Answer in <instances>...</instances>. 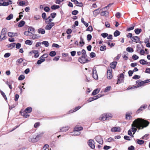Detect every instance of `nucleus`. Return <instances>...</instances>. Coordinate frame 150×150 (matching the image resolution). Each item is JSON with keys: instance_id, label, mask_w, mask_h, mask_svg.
<instances>
[{"instance_id": "a18cd8bd", "label": "nucleus", "mask_w": 150, "mask_h": 150, "mask_svg": "<svg viewBox=\"0 0 150 150\" xmlns=\"http://www.w3.org/2000/svg\"><path fill=\"white\" fill-rule=\"evenodd\" d=\"M81 21L82 23L86 27H87L88 26V23H86L84 21V19L83 18H82L81 19Z\"/></svg>"}, {"instance_id": "6ab92c4d", "label": "nucleus", "mask_w": 150, "mask_h": 150, "mask_svg": "<svg viewBox=\"0 0 150 150\" xmlns=\"http://www.w3.org/2000/svg\"><path fill=\"white\" fill-rule=\"evenodd\" d=\"M100 89H99L97 88L94 90L92 93V94L93 96H94L98 93L100 92Z\"/></svg>"}, {"instance_id": "2f4dec72", "label": "nucleus", "mask_w": 150, "mask_h": 150, "mask_svg": "<svg viewBox=\"0 0 150 150\" xmlns=\"http://www.w3.org/2000/svg\"><path fill=\"white\" fill-rule=\"evenodd\" d=\"M25 22L24 21H21L19 23L18 25V26L20 27H21L23 26L25 24Z\"/></svg>"}, {"instance_id": "473e14b6", "label": "nucleus", "mask_w": 150, "mask_h": 150, "mask_svg": "<svg viewBox=\"0 0 150 150\" xmlns=\"http://www.w3.org/2000/svg\"><path fill=\"white\" fill-rule=\"evenodd\" d=\"M32 108L30 107H28L26 108L25 111L28 112V113H30L32 111Z\"/></svg>"}, {"instance_id": "6e6552de", "label": "nucleus", "mask_w": 150, "mask_h": 150, "mask_svg": "<svg viewBox=\"0 0 150 150\" xmlns=\"http://www.w3.org/2000/svg\"><path fill=\"white\" fill-rule=\"evenodd\" d=\"M112 69L111 68L108 69V70L107 73V78L109 79H111L112 77Z\"/></svg>"}, {"instance_id": "393cba45", "label": "nucleus", "mask_w": 150, "mask_h": 150, "mask_svg": "<svg viewBox=\"0 0 150 150\" xmlns=\"http://www.w3.org/2000/svg\"><path fill=\"white\" fill-rule=\"evenodd\" d=\"M12 1L11 0H8L7 2H4V6H7L12 4Z\"/></svg>"}, {"instance_id": "79ce46f5", "label": "nucleus", "mask_w": 150, "mask_h": 150, "mask_svg": "<svg viewBox=\"0 0 150 150\" xmlns=\"http://www.w3.org/2000/svg\"><path fill=\"white\" fill-rule=\"evenodd\" d=\"M86 51L84 49H83L81 51L82 56L83 57H86L87 55L86 54Z\"/></svg>"}, {"instance_id": "4468645a", "label": "nucleus", "mask_w": 150, "mask_h": 150, "mask_svg": "<svg viewBox=\"0 0 150 150\" xmlns=\"http://www.w3.org/2000/svg\"><path fill=\"white\" fill-rule=\"evenodd\" d=\"M69 127L68 126H66L62 127L60 129V132H66L69 129Z\"/></svg>"}, {"instance_id": "9b49d317", "label": "nucleus", "mask_w": 150, "mask_h": 150, "mask_svg": "<svg viewBox=\"0 0 150 150\" xmlns=\"http://www.w3.org/2000/svg\"><path fill=\"white\" fill-rule=\"evenodd\" d=\"M54 25V23H50L46 25L45 27V29L46 30H50L52 28Z\"/></svg>"}, {"instance_id": "774afa93", "label": "nucleus", "mask_w": 150, "mask_h": 150, "mask_svg": "<svg viewBox=\"0 0 150 150\" xmlns=\"http://www.w3.org/2000/svg\"><path fill=\"white\" fill-rule=\"evenodd\" d=\"M145 72L146 73L150 74V68H146Z\"/></svg>"}, {"instance_id": "69168bd1", "label": "nucleus", "mask_w": 150, "mask_h": 150, "mask_svg": "<svg viewBox=\"0 0 150 150\" xmlns=\"http://www.w3.org/2000/svg\"><path fill=\"white\" fill-rule=\"evenodd\" d=\"M44 10L45 12H48L50 11V8L49 7L46 6L44 8Z\"/></svg>"}, {"instance_id": "b1692460", "label": "nucleus", "mask_w": 150, "mask_h": 150, "mask_svg": "<svg viewBox=\"0 0 150 150\" xmlns=\"http://www.w3.org/2000/svg\"><path fill=\"white\" fill-rule=\"evenodd\" d=\"M81 108V107L80 106H78L76 107L75 109H73L72 110H71L70 111H69L70 113H72L73 112H74L79 109H80Z\"/></svg>"}, {"instance_id": "bf43d9fd", "label": "nucleus", "mask_w": 150, "mask_h": 150, "mask_svg": "<svg viewBox=\"0 0 150 150\" xmlns=\"http://www.w3.org/2000/svg\"><path fill=\"white\" fill-rule=\"evenodd\" d=\"M131 117V116L130 114L127 113L126 115V118L127 120H129Z\"/></svg>"}, {"instance_id": "dca6fc26", "label": "nucleus", "mask_w": 150, "mask_h": 150, "mask_svg": "<svg viewBox=\"0 0 150 150\" xmlns=\"http://www.w3.org/2000/svg\"><path fill=\"white\" fill-rule=\"evenodd\" d=\"M38 33L39 34H44L45 33V30L44 29L40 28L38 30Z\"/></svg>"}, {"instance_id": "052dcab7", "label": "nucleus", "mask_w": 150, "mask_h": 150, "mask_svg": "<svg viewBox=\"0 0 150 150\" xmlns=\"http://www.w3.org/2000/svg\"><path fill=\"white\" fill-rule=\"evenodd\" d=\"M124 139L127 140H131V138L127 136H125Z\"/></svg>"}, {"instance_id": "864d4df0", "label": "nucleus", "mask_w": 150, "mask_h": 150, "mask_svg": "<svg viewBox=\"0 0 150 150\" xmlns=\"http://www.w3.org/2000/svg\"><path fill=\"white\" fill-rule=\"evenodd\" d=\"M106 50V47L105 46H101L100 47V50L101 51H103Z\"/></svg>"}, {"instance_id": "f257e3e1", "label": "nucleus", "mask_w": 150, "mask_h": 150, "mask_svg": "<svg viewBox=\"0 0 150 150\" xmlns=\"http://www.w3.org/2000/svg\"><path fill=\"white\" fill-rule=\"evenodd\" d=\"M149 124V121L142 118H137L135 120L132 125L131 129L132 132L134 133L133 134L136 132L137 128L139 129H142L144 127H147ZM128 134L132 137H134V136L132 135V131L130 129L128 131Z\"/></svg>"}, {"instance_id": "8fccbe9b", "label": "nucleus", "mask_w": 150, "mask_h": 150, "mask_svg": "<svg viewBox=\"0 0 150 150\" xmlns=\"http://www.w3.org/2000/svg\"><path fill=\"white\" fill-rule=\"evenodd\" d=\"M114 139L112 138V137H110L109 138L107 139L106 140V141L107 142H113V141H114Z\"/></svg>"}, {"instance_id": "13d9d810", "label": "nucleus", "mask_w": 150, "mask_h": 150, "mask_svg": "<svg viewBox=\"0 0 150 150\" xmlns=\"http://www.w3.org/2000/svg\"><path fill=\"white\" fill-rule=\"evenodd\" d=\"M108 42H106V43H107L108 45L110 46V47H112L114 46L115 45V44L113 43H110L108 41H107Z\"/></svg>"}, {"instance_id": "4c0bfd02", "label": "nucleus", "mask_w": 150, "mask_h": 150, "mask_svg": "<svg viewBox=\"0 0 150 150\" xmlns=\"http://www.w3.org/2000/svg\"><path fill=\"white\" fill-rule=\"evenodd\" d=\"M80 41L79 42V43L80 45H81V46H82L84 44V42H83V40L82 37H80Z\"/></svg>"}, {"instance_id": "cd10ccee", "label": "nucleus", "mask_w": 150, "mask_h": 150, "mask_svg": "<svg viewBox=\"0 0 150 150\" xmlns=\"http://www.w3.org/2000/svg\"><path fill=\"white\" fill-rule=\"evenodd\" d=\"M106 116V120H108L112 118V116L110 113H106L105 114Z\"/></svg>"}, {"instance_id": "20e7f679", "label": "nucleus", "mask_w": 150, "mask_h": 150, "mask_svg": "<svg viewBox=\"0 0 150 150\" xmlns=\"http://www.w3.org/2000/svg\"><path fill=\"white\" fill-rule=\"evenodd\" d=\"M39 135L31 136L29 138V141L32 142H36L39 140Z\"/></svg>"}, {"instance_id": "6e6d98bb", "label": "nucleus", "mask_w": 150, "mask_h": 150, "mask_svg": "<svg viewBox=\"0 0 150 150\" xmlns=\"http://www.w3.org/2000/svg\"><path fill=\"white\" fill-rule=\"evenodd\" d=\"M92 38V36L90 34H88L87 35V40L88 41H90L91 40Z\"/></svg>"}, {"instance_id": "f8f14e48", "label": "nucleus", "mask_w": 150, "mask_h": 150, "mask_svg": "<svg viewBox=\"0 0 150 150\" xmlns=\"http://www.w3.org/2000/svg\"><path fill=\"white\" fill-rule=\"evenodd\" d=\"M131 40L133 42H135L137 43L140 41V39L138 37L134 36L132 37Z\"/></svg>"}, {"instance_id": "9d476101", "label": "nucleus", "mask_w": 150, "mask_h": 150, "mask_svg": "<svg viewBox=\"0 0 150 150\" xmlns=\"http://www.w3.org/2000/svg\"><path fill=\"white\" fill-rule=\"evenodd\" d=\"M88 144L90 147L92 149H94L95 148V146L94 144V141L92 139L89 140L88 142Z\"/></svg>"}, {"instance_id": "09e8293b", "label": "nucleus", "mask_w": 150, "mask_h": 150, "mask_svg": "<svg viewBox=\"0 0 150 150\" xmlns=\"http://www.w3.org/2000/svg\"><path fill=\"white\" fill-rule=\"evenodd\" d=\"M25 76L23 75H21L18 78L19 80H22L25 78Z\"/></svg>"}, {"instance_id": "338daca9", "label": "nucleus", "mask_w": 150, "mask_h": 150, "mask_svg": "<svg viewBox=\"0 0 150 150\" xmlns=\"http://www.w3.org/2000/svg\"><path fill=\"white\" fill-rule=\"evenodd\" d=\"M71 32L72 30L70 28L68 29L66 31L67 33L69 35L71 33Z\"/></svg>"}, {"instance_id": "ea45409f", "label": "nucleus", "mask_w": 150, "mask_h": 150, "mask_svg": "<svg viewBox=\"0 0 150 150\" xmlns=\"http://www.w3.org/2000/svg\"><path fill=\"white\" fill-rule=\"evenodd\" d=\"M137 143L140 145L144 143V141L142 140L137 139Z\"/></svg>"}, {"instance_id": "58836bf2", "label": "nucleus", "mask_w": 150, "mask_h": 150, "mask_svg": "<svg viewBox=\"0 0 150 150\" xmlns=\"http://www.w3.org/2000/svg\"><path fill=\"white\" fill-rule=\"evenodd\" d=\"M120 34V32L117 30H116L115 31L114 33V35L115 37H117Z\"/></svg>"}, {"instance_id": "ddd939ff", "label": "nucleus", "mask_w": 150, "mask_h": 150, "mask_svg": "<svg viewBox=\"0 0 150 150\" xmlns=\"http://www.w3.org/2000/svg\"><path fill=\"white\" fill-rule=\"evenodd\" d=\"M56 15V13H52L50 14V16H49L47 18V20H48V21L50 22L52 20L50 19V17H52L54 18Z\"/></svg>"}, {"instance_id": "37998d69", "label": "nucleus", "mask_w": 150, "mask_h": 150, "mask_svg": "<svg viewBox=\"0 0 150 150\" xmlns=\"http://www.w3.org/2000/svg\"><path fill=\"white\" fill-rule=\"evenodd\" d=\"M41 43L43 45H44L46 47H47L49 46V44L47 41H44L42 42Z\"/></svg>"}, {"instance_id": "bb28decb", "label": "nucleus", "mask_w": 150, "mask_h": 150, "mask_svg": "<svg viewBox=\"0 0 150 150\" xmlns=\"http://www.w3.org/2000/svg\"><path fill=\"white\" fill-rule=\"evenodd\" d=\"M28 113V112L24 111L21 114L22 115H23L25 118H27L29 116Z\"/></svg>"}, {"instance_id": "603ef678", "label": "nucleus", "mask_w": 150, "mask_h": 150, "mask_svg": "<svg viewBox=\"0 0 150 150\" xmlns=\"http://www.w3.org/2000/svg\"><path fill=\"white\" fill-rule=\"evenodd\" d=\"M19 5L21 6H24L25 4V1H20L19 2Z\"/></svg>"}, {"instance_id": "4be33fe9", "label": "nucleus", "mask_w": 150, "mask_h": 150, "mask_svg": "<svg viewBox=\"0 0 150 150\" xmlns=\"http://www.w3.org/2000/svg\"><path fill=\"white\" fill-rule=\"evenodd\" d=\"M139 62L140 64L142 65L148 64L149 63L144 59H141L139 60Z\"/></svg>"}, {"instance_id": "680f3d73", "label": "nucleus", "mask_w": 150, "mask_h": 150, "mask_svg": "<svg viewBox=\"0 0 150 150\" xmlns=\"http://www.w3.org/2000/svg\"><path fill=\"white\" fill-rule=\"evenodd\" d=\"M64 0H56L55 1V3L57 4H59L61 2L63 1Z\"/></svg>"}, {"instance_id": "c9c22d12", "label": "nucleus", "mask_w": 150, "mask_h": 150, "mask_svg": "<svg viewBox=\"0 0 150 150\" xmlns=\"http://www.w3.org/2000/svg\"><path fill=\"white\" fill-rule=\"evenodd\" d=\"M142 31V30L141 29L137 28L134 30L135 33L137 34H139Z\"/></svg>"}, {"instance_id": "423d86ee", "label": "nucleus", "mask_w": 150, "mask_h": 150, "mask_svg": "<svg viewBox=\"0 0 150 150\" xmlns=\"http://www.w3.org/2000/svg\"><path fill=\"white\" fill-rule=\"evenodd\" d=\"M78 61L81 63H85L88 62V61L86 58V57L81 56L78 59Z\"/></svg>"}, {"instance_id": "e2e57ef3", "label": "nucleus", "mask_w": 150, "mask_h": 150, "mask_svg": "<svg viewBox=\"0 0 150 150\" xmlns=\"http://www.w3.org/2000/svg\"><path fill=\"white\" fill-rule=\"evenodd\" d=\"M90 56L92 58H93L96 56V54L94 52H92L90 53Z\"/></svg>"}, {"instance_id": "5fc2aeb1", "label": "nucleus", "mask_w": 150, "mask_h": 150, "mask_svg": "<svg viewBox=\"0 0 150 150\" xmlns=\"http://www.w3.org/2000/svg\"><path fill=\"white\" fill-rule=\"evenodd\" d=\"M6 83L9 86V88L11 89H12V87L11 85V84L8 81L6 82Z\"/></svg>"}, {"instance_id": "7ed1b4c3", "label": "nucleus", "mask_w": 150, "mask_h": 150, "mask_svg": "<svg viewBox=\"0 0 150 150\" xmlns=\"http://www.w3.org/2000/svg\"><path fill=\"white\" fill-rule=\"evenodd\" d=\"M83 129V128L81 127H79L78 126H76L74 128V133L76 134V132H77V134H71L72 136H78L79 135L81 134V132L79 131Z\"/></svg>"}, {"instance_id": "a211bd4d", "label": "nucleus", "mask_w": 150, "mask_h": 150, "mask_svg": "<svg viewBox=\"0 0 150 150\" xmlns=\"http://www.w3.org/2000/svg\"><path fill=\"white\" fill-rule=\"evenodd\" d=\"M32 52L34 54V57L35 58L38 57L39 56L38 51L37 50H34L32 51Z\"/></svg>"}, {"instance_id": "4d7b16f0", "label": "nucleus", "mask_w": 150, "mask_h": 150, "mask_svg": "<svg viewBox=\"0 0 150 150\" xmlns=\"http://www.w3.org/2000/svg\"><path fill=\"white\" fill-rule=\"evenodd\" d=\"M48 56V55L47 54H45L41 57V58H43L45 59V58H47Z\"/></svg>"}, {"instance_id": "f03ea898", "label": "nucleus", "mask_w": 150, "mask_h": 150, "mask_svg": "<svg viewBox=\"0 0 150 150\" xmlns=\"http://www.w3.org/2000/svg\"><path fill=\"white\" fill-rule=\"evenodd\" d=\"M7 33V29L6 28H3L1 32L0 36V41L5 40L6 38V35Z\"/></svg>"}, {"instance_id": "0eeeda50", "label": "nucleus", "mask_w": 150, "mask_h": 150, "mask_svg": "<svg viewBox=\"0 0 150 150\" xmlns=\"http://www.w3.org/2000/svg\"><path fill=\"white\" fill-rule=\"evenodd\" d=\"M124 75L123 73L120 74L118 76L117 83H120L123 81Z\"/></svg>"}, {"instance_id": "1a4fd4ad", "label": "nucleus", "mask_w": 150, "mask_h": 150, "mask_svg": "<svg viewBox=\"0 0 150 150\" xmlns=\"http://www.w3.org/2000/svg\"><path fill=\"white\" fill-rule=\"evenodd\" d=\"M96 141L100 144H102L103 143V140L100 136H97L95 138Z\"/></svg>"}, {"instance_id": "49530a36", "label": "nucleus", "mask_w": 150, "mask_h": 150, "mask_svg": "<svg viewBox=\"0 0 150 150\" xmlns=\"http://www.w3.org/2000/svg\"><path fill=\"white\" fill-rule=\"evenodd\" d=\"M50 55L51 57H54L56 54V53L54 51H52L50 53Z\"/></svg>"}, {"instance_id": "c85d7f7f", "label": "nucleus", "mask_w": 150, "mask_h": 150, "mask_svg": "<svg viewBox=\"0 0 150 150\" xmlns=\"http://www.w3.org/2000/svg\"><path fill=\"white\" fill-rule=\"evenodd\" d=\"M74 4L78 6L82 7L83 6V4L81 2L79 3L77 1L75 2Z\"/></svg>"}, {"instance_id": "0e129e2a", "label": "nucleus", "mask_w": 150, "mask_h": 150, "mask_svg": "<svg viewBox=\"0 0 150 150\" xmlns=\"http://www.w3.org/2000/svg\"><path fill=\"white\" fill-rule=\"evenodd\" d=\"M108 34L106 33H104L101 34V35L104 38H105L108 36Z\"/></svg>"}, {"instance_id": "72a5a7b5", "label": "nucleus", "mask_w": 150, "mask_h": 150, "mask_svg": "<svg viewBox=\"0 0 150 150\" xmlns=\"http://www.w3.org/2000/svg\"><path fill=\"white\" fill-rule=\"evenodd\" d=\"M25 43L29 45H31L33 43V41L29 40H27L25 42Z\"/></svg>"}, {"instance_id": "c756f323", "label": "nucleus", "mask_w": 150, "mask_h": 150, "mask_svg": "<svg viewBox=\"0 0 150 150\" xmlns=\"http://www.w3.org/2000/svg\"><path fill=\"white\" fill-rule=\"evenodd\" d=\"M150 80V79H149L148 80H146V81H140V82H139V85L140 86L141 85H144L145 83H148L150 81H149Z\"/></svg>"}, {"instance_id": "f704fd0d", "label": "nucleus", "mask_w": 150, "mask_h": 150, "mask_svg": "<svg viewBox=\"0 0 150 150\" xmlns=\"http://www.w3.org/2000/svg\"><path fill=\"white\" fill-rule=\"evenodd\" d=\"M60 6L58 5H53L51 6V8L52 9L55 10L59 8Z\"/></svg>"}, {"instance_id": "c03bdc74", "label": "nucleus", "mask_w": 150, "mask_h": 150, "mask_svg": "<svg viewBox=\"0 0 150 150\" xmlns=\"http://www.w3.org/2000/svg\"><path fill=\"white\" fill-rule=\"evenodd\" d=\"M13 15L12 14H10L8 16H7L6 18V19L7 20H10L11 19H12L13 18Z\"/></svg>"}, {"instance_id": "2eb2a0df", "label": "nucleus", "mask_w": 150, "mask_h": 150, "mask_svg": "<svg viewBox=\"0 0 150 150\" xmlns=\"http://www.w3.org/2000/svg\"><path fill=\"white\" fill-rule=\"evenodd\" d=\"M35 29L34 28L30 27H29L28 29V31H29V33L30 34V35H31L34 32Z\"/></svg>"}, {"instance_id": "5701e85b", "label": "nucleus", "mask_w": 150, "mask_h": 150, "mask_svg": "<svg viewBox=\"0 0 150 150\" xmlns=\"http://www.w3.org/2000/svg\"><path fill=\"white\" fill-rule=\"evenodd\" d=\"M120 127H115L112 128L111 129V131L112 132H116L120 131Z\"/></svg>"}, {"instance_id": "412c9836", "label": "nucleus", "mask_w": 150, "mask_h": 150, "mask_svg": "<svg viewBox=\"0 0 150 150\" xmlns=\"http://www.w3.org/2000/svg\"><path fill=\"white\" fill-rule=\"evenodd\" d=\"M8 35L9 37H13L17 36L18 35L17 33H14L11 32H9L8 33Z\"/></svg>"}, {"instance_id": "39448f33", "label": "nucleus", "mask_w": 150, "mask_h": 150, "mask_svg": "<svg viewBox=\"0 0 150 150\" xmlns=\"http://www.w3.org/2000/svg\"><path fill=\"white\" fill-rule=\"evenodd\" d=\"M92 76L93 78L96 80H97L98 79V76L97 74L96 68L94 67L92 71Z\"/></svg>"}, {"instance_id": "aec40b11", "label": "nucleus", "mask_w": 150, "mask_h": 150, "mask_svg": "<svg viewBox=\"0 0 150 150\" xmlns=\"http://www.w3.org/2000/svg\"><path fill=\"white\" fill-rule=\"evenodd\" d=\"M117 64V62H114L110 64V68L112 69V68H113L114 69L115 67L116 66Z\"/></svg>"}, {"instance_id": "de8ad7c7", "label": "nucleus", "mask_w": 150, "mask_h": 150, "mask_svg": "<svg viewBox=\"0 0 150 150\" xmlns=\"http://www.w3.org/2000/svg\"><path fill=\"white\" fill-rule=\"evenodd\" d=\"M39 35L37 34H33L32 35V39L34 40L35 39H37L38 38Z\"/></svg>"}, {"instance_id": "3c124183", "label": "nucleus", "mask_w": 150, "mask_h": 150, "mask_svg": "<svg viewBox=\"0 0 150 150\" xmlns=\"http://www.w3.org/2000/svg\"><path fill=\"white\" fill-rule=\"evenodd\" d=\"M132 58L134 60H136L138 59L139 57L136 54H134L132 56Z\"/></svg>"}, {"instance_id": "a878e982", "label": "nucleus", "mask_w": 150, "mask_h": 150, "mask_svg": "<svg viewBox=\"0 0 150 150\" xmlns=\"http://www.w3.org/2000/svg\"><path fill=\"white\" fill-rule=\"evenodd\" d=\"M40 59L37 62V64H40L45 61V59L43 58H41V57L40 58Z\"/></svg>"}, {"instance_id": "e433bc0d", "label": "nucleus", "mask_w": 150, "mask_h": 150, "mask_svg": "<svg viewBox=\"0 0 150 150\" xmlns=\"http://www.w3.org/2000/svg\"><path fill=\"white\" fill-rule=\"evenodd\" d=\"M23 59L22 58H20L17 60L16 61V64L17 65H19L21 64L23 61Z\"/></svg>"}, {"instance_id": "a19ab883", "label": "nucleus", "mask_w": 150, "mask_h": 150, "mask_svg": "<svg viewBox=\"0 0 150 150\" xmlns=\"http://www.w3.org/2000/svg\"><path fill=\"white\" fill-rule=\"evenodd\" d=\"M111 88V87L110 86H109L106 87L105 89L104 90L103 92H107L110 91Z\"/></svg>"}, {"instance_id": "7c9ffc66", "label": "nucleus", "mask_w": 150, "mask_h": 150, "mask_svg": "<svg viewBox=\"0 0 150 150\" xmlns=\"http://www.w3.org/2000/svg\"><path fill=\"white\" fill-rule=\"evenodd\" d=\"M126 50L127 51L129 52H132L134 51L133 49L129 47H127Z\"/></svg>"}, {"instance_id": "f3484780", "label": "nucleus", "mask_w": 150, "mask_h": 150, "mask_svg": "<svg viewBox=\"0 0 150 150\" xmlns=\"http://www.w3.org/2000/svg\"><path fill=\"white\" fill-rule=\"evenodd\" d=\"M99 119L100 120H102L103 121L106 120V116L105 114H102L100 115Z\"/></svg>"}]
</instances>
